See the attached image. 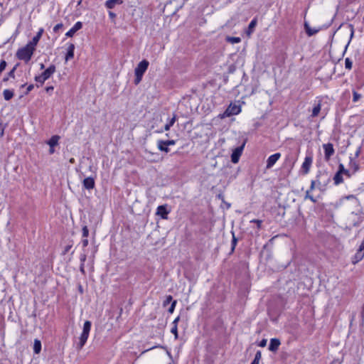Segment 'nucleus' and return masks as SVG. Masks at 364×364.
Wrapping results in <instances>:
<instances>
[{"instance_id": "obj_56", "label": "nucleus", "mask_w": 364, "mask_h": 364, "mask_svg": "<svg viewBox=\"0 0 364 364\" xmlns=\"http://www.w3.org/2000/svg\"><path fill=\"white\" fill-rule=\"evenodd\" d=\"M80 271L81 272V273L82 274H85V264H80Z\"/></svg>"}, {"instance_id": "obj_54", "label": "nucleus", "mask_w": 364, "mask_h": 364, "mask_svg": "<svg viewBox=\"0 0 364 364\" xmlns=\"http://www.w3.org/2000/svg\"><path fill=\"white\" fill-rule=\"evenodd\" d=\"M54 90L53 86H48L46 87V92L50 94Z\"/></svg>"}, {"instance_id": "obj_51", "label": "nucleus", "mask_w": 364, "mask_h": 364, "mask_svg": "<svg viewBox=\"0 0 364 364\" xmlns=\"http://www.w3.org/2000/svg\"><path fill=\"white\" fill-rule=\"evenodd\" d=\"M5 125L0 122V137H2L4 134Z\"/></svg>"}, {"instance_id": "obj_5", "label": "nucleus", "mask_w": 364, "mask_h": 364, "mask_svg": "<svg viewBox=\"0 0 364 364\" xmlns=\"http://www.w3.org/2000/svg\"><path fill=\"white\" fill-rule=\"evenodd\" d=\"M247 140V139H245L240 146H239L236 147L235 149H233L232 153L231 154V161L233 164H237L239 161L240 157L241 156V155L242 154V151L245 148Z\"/></svg>"}, {"instance_id": "obj_7", "label": "nucleus", "mask_w": 364, "mask_h": 364, "mask_svg": "<svg viewBox=\"0 0 364 364\" xmlns=\"http://www.w3.org/2000/svg\"><path fill=\"white\" fill-rule=\"evenodd\" d=\"M323 148L324 150V159L326 161H328L335 153L333 145L331 143L324 144H323Z\"/></svg>"}, {"instance_id": "obj_35", "label": "nucleus", "mask_w": 364, "mask_h": 364, "mask_svg": "<svg viewBox=\"0 0 364 364\" xmlns=\"http://www.w3.org/2000/svg\"><path fill=\"white\" fill-rule=\"evenodd\" d=\"M173 301V300L172 296L171 295H168V296H166V299L163 302V306H166L170 303H172Z\"/></svg>"}, {"instance_id": "obj_62", "label": "nucleus", "mask_w": 364, "mask_h": 364, "mask_svg": "<svg viewBox=\"0 0 364 364\" xmlns=\"http://www.w3.org/2000/svg\"><path fill=\"white\" fill-rule=\"evenodd\" d=\"M170 128H171V126H169V124H168V123H167V124H165L164 128V131H168V130H169V129H170Z\"/></svg>"}, {"instance_id": "obj_25", "label": "nucleus", "mask_w": 364, "mask_h": 364, "mask_svg": "<svg viewBox=\"0 0 364 364\" xmlns=\"http://www.w3.org/2000/svg\"><path fill=\"white\" fill-rule=\"evenodd\" d=\"M349 166L350 168L353 169V173H355L356 171H358L360 168L359 164L352 157H350Z\"/></svg>"}, {"instance_id": "obj_46", "label": "nucleus", "mask_w": 364, "mask_h": 364, "mask_svg": "<svg viewBox=\"0 0 364 364\" xmlns=\"http://www.w3.org/2000/svg\"><path fill=\"white\" fill-rule=\"evenodd\" d=\"M267 340L265 338L262 339L259 343H258V346L259 347L264 348L267 345Z\"/></svg>"}, {"instance_id": "obj_10", "label": "nucleus", "mask_w": 364, "mask_h": 364, "mask_svg": "<svg viewBox=\"0 0 364 364\" xmlns=\"http://www.w3.org/2000/svg\"><path fill=\"white\" fill-rule=\"evenodd\" d=\"M312 161L313 159L311 156H306L305 157L301 168L302 174L306 175L309 172Z\"/></svg>"}, {"instance_id": "obj_61", "label": "nucleus", "mask_w": 364, "mask_h": 364, "mask_svg": "<svg viewBox=\"0 0 364 364\" xmlns=\"http://www.w3.org/2000/svg\"><path fill=\"white\" fill-rule=\"evenodd\" d=\"M78 291L79 292L82 294L84 293V291H83V287L81 284H79L78 285Z\"/></svg>"}, {"instance_id": "obj_49", "label": "nucleus", "mask_w": 364, "mask_h": 364, "mask_svg": "<svg viewBox=\"0 0 364 364\" xmlns=\"http://www.w3.org/2000/svg\"><path fill=\"white\" fill-rule=\"evenodd\" d=\"M86 259H87V255L85 254H81L80 256V264H85V262L86 261Z\"/></svg>"}, {"instance_id": "obj_6", "label": "nucleus", "mask_w": 364, "mask_h": 364, "mask_svg": "<svg viewBox=\"0 0 364 364\" xmlns=\"http://www.w3.org/2000/svg\"><path fill=\"white\" fill-rule=\"evenodd\" d=\"M351 215L353 217L352 218L353 226L359 227L364 220V212L362 210L356 213L353 212Z\"/></svg>"}, {"instance_id": "obj_44", "label": "nucleus", "mask_w": 364, "mask_h": 364, "mask_svg": "<svg viewBox=\"0 0 364 364\" xmlns=\"http://www.w3.org/2000/svg\"><path fill=\"white\" fill-rule=\"evenodd\" d=\"M349 27L350 28V40L352 39V38L353 37V35H354V28H353V26L352 24H349ZM350 43V42L348 43V44L346 45V49L347 48L348 44Z\"/></svg>"}, {"instance_id": "obj_40", "label": "nucleus", "mask_w": 364, "mask_h": 364, "mask_svg": "<svg viewBox=\"0 0 364 364\" xmlns=\"http://www.w3.org/2000/svg\"><path fill=\"white\" fill-rule=\"evenodd\" d=\"M176 303H177L176 300H173L172 301L171 306L168 309V313H170V314L173 313Z\"/></svg>"}, {"instance_id": "obj_1", "label": "nucleus", "mask_w": 364, "mask_h": 364, "mask_svg": "<svg viewBox=\"0 0 364 364\" xmlns=\"http://www.w3.org/2000/svg\"><path fill=\"white\" fill-rule=\"evenodd\" d=\"M35 50L36 48L27 43L24 47L18 49L16 57L27 63L31 60Z\"/></svg>"}, {"instance_id": "obj_4", "label": "nucleus", "mask_w": 364, "mask_h": 364, "mask_svg": "<svg viewBox=\"0 0 364 364\" xmlns=\"http://www.w3.org/2000/svg\"><path fill=\"white\" fill-rule=\"evenodd\" d=\"M92 323L90 321H85L83 325L82 332L80 337V342L78 343V347L81 349L85 344L86 343L89 333L91 329Z\"/></svg>"}, {"instance_id": "obj_60", "label": "nucleus", "mask_w": 364, "mask_h": 364, "mask_svg": "<svg viewBox=\"0 0 364 364\" xmlns=\"http://www.w3.org/2000/svg\"><path fill=\"white\" fill-rule=\"evenodd\" d=\"M109 16L111 18H115L117 15L116 14H114V12L112 11H109Z\"/></svg>"}, {"instance_id": "obj_53", "label": "nucleus", "mask_w": 364, "mask_h": 364, "mask_svg": "<svg viewBox=\"0 0 364 364\" xmlns=\"http://www.w3.org/2000/svg\"><path fill=\"white\" fill-rule=\"evenodd\" d=\"M176 120V114L173 115V117L170 119L168 124H169V126L172 127L173 125V124L175 123Z\"/></svg>"}, {"instance_id": "obj_52", "label": "nucleus", "mask_w": 364, "mask_h": 364, "mask_svg": "<svg viewBox=\"0 0 364 364\" xmlns=\"http://www.w3.org/2000/svg\"><path fill=\"white\" fill-rule=\"evenodd\" d=\"M71 247H72V245H66V246L65 247V248H64L63 255L67 254V253L70 251V250L71 249Z\"/></svg>"}, {"instance_id": "obj_27", "label": "nucleus", "mask_w": 364, "mask_h": 364, "mask_svg": "<svg viewBox=\"0 0 364 364\" xmlns=\"http://www.w3.org/2000/svg\"><path fill=\"white\" fill-rule=\"evenodd\" d=\"M338 171L340 172L342 175H345L347 177L350 178L351 176V173H350V171L348 169L345 168L343 164H340L338 165Z\"/></svg>"}, {"instance_id": "obj_63", "label": "nucleus", "mask_w": 364, "mask_h": 364, "mask_svg": "<svg viewBox=\"0 0 364 364\" xmlns=\"http://www.w3.org/2000/svg\"><path fill=\"white\" fill-rule=\"evenodd\" d=\"M259 361L258 360H253L250 364H259Z\"/></svg>"}, {"instance_id": "obj_32", "label": "nucleus", "mask_w": 364, "mask_h": 364, "mask_svg": "<svg viewBox=\"0 0 364 364\" xmlns=\"http://www.w3.org/2000/svg\"><path fill=\"white\" fill-rule=\"evenodd\" d=\"M226 41L229 43H231L232 44L234 43H238L241 41V38L240 37H230L228 36L226 38Z\"/></svg>"}, {"instance_id": "obj_9", "label": "nucleus", "mask_w": 364, "mask_h": 364, "mask_svg": "<svg viewBox=\"0 0 364 364\" xmlns=\"http://www.w3.org/2000/svg\"><path fill=\"white\" fill-rule=\"evenodd\" d=\"M241 112V107L240 105H237L235 104H230L228 107L225 111L223 115H226L227 117H230L232 115L238 114Z\"/></svg>"}, {"instance_id": "obj_8", "label": "nucleus", "mask_w": 364, "mask_h": 364, "mask_svg": "<svg viewBox=\"0 0 364 364\" xmlns=\"http://www.w3.org/2000/svg\"><path fill=\"white\" fill-rule=\"evenodd\" d=\"M60 139V136L53 135L47 141L46 143L50 146L48 151L49 154H53L55 153V146L58 145Z\"/></svg>"}, {"instance_id": "obj_50", "label": "nucleus", "mask_w": 364, "mask_h": 364, "mask_svg": "<svg viewBox=\"0 0 364 364\" xmlns=\"http://www.w3.org/2000/svg\"><path fill=\"white\" fill-rule=\"evenodd\" d=\"M33 88H34V85L33 84L29 85L27 87L26 91L25 92L24 95H27Z\"/></svg>"}, {"instance_id": "obj_24", "label": "nucleus", "mask_w": 364, "mask_h": 364, "mask_svg": "<svg viewBox=\"0 0 364 364\" xmlns=\"http://www.w3.org/2000/svg\"><path fill=\"white\" fill-rule=\"evenodd\" d=\"M3 96L5 100L9 101L11 100L14 96V90H9L6 89L3 92Z\"/></svg>"}, {"instance_id": "obj_47", "label": "nucleus", "mask_w": 364, "mask_h": 364, "mask_svg": "<svg viewBox=\"0 0 364 364\" xmlns=\"http://www.w3.org/2000/svg\"><path fill=\"white\" fill-rule=\"evenodd\" d=\"M163 144L164 145H168V146L174 145L176 144V141L173 139L166 140V141H164V143H163Z\"/></svg>"}, {"instance_id": "obj_16", "label": "nucleus", "mask_w": 364, "mask_h": 364, "mask_svg": "<svg viewBox=\"0 0 364 364\" xmlns=\"http://www.w3.org/2000/svg\"><path fill=\"white\" fill-rule=\"evenodd\" d=\"M281 344L280 340L278 338H271L268 349L272 352H276Z\"/></svg>"}, {"instance_id": "obj_41", "label": "nucleus", "mask_w": 364, "mask_h": 364, "mask_svg": "<svg viewBox=\"0 0 364 364\" xmlns=\"http://www.w3.org/2000/svg\"><path fill=\"white\" fill-rule=\"evenodd\" d=\"M171 332L174 335L175 339H178V327L173 326L171 328Z\"/></svg>"}, {"instance_id": "obj_55", "label": "nucleus", "mask_w": 364, "mask_h": 364, "mask_svg": "<svg viewBox=\"0 0 364 364\" xmlns=\"http://www.w3.org/2000/svg\"><path fill=\"white\" fill-rule=\"evenodd\" d=\"M180 321V316H177L173 321L172 324L173 326H178V321Z\"/></svg>"}, {"instance_id": "obj_23", "label": "nucleus", "mask_w": 364, "mask_h": 364, "mask_svg": "<svg viewBox=\"0 0 364 364\" xmlns=\"http://www.w3.org/2000/svg\"><path fill=\"white\" fill-rule=\"evenodd\" d=\"M304 29L308 36H312L319 31V29L311 28L307 22L304 23Z\"/></svg>"}, {"instance_id": "obj_3", "label": "nucleus", "mask_w": 364, "mask_h": 364, "mask_svg": "<svg viewBox=\"0 0 364 364\" xmlns=\"http://www.w3.org/2000/svg\"><path fill=\"white\" fill-rule=\"evenodd\" d=\"M149 63L146 60H142L137 65L134 70V75H135V79H134V84L138 85L142 80V77L146 70L148 69Z\"/></svg>"}, {"instance_id": "obj_33", "label": "nucleus", "mask_w": 364, "mask_h": 364, "mask_svg": "<svg viewBox=\"0 0 364 364\" xmlns=\"http://www.w3.org/2000/svg\"><path fill=\"white\" fill-rule=\"evenodd\" d=\"M352 66H353L352 60L349 58H346L345 68L348 70H350L352 68Z\"/></svg>"}, {"instance_id": "obj_18", "label": "nucleus", "mask_w": 364, "mask_h": 364, "mask_svg": "<svg viewBox=\"0 0 364 364\" xmlns=\"http://www.w3.org/2000/svg\"><path fill=\"white\" fill-rule=\"evenodd\" d=\"M55 65L52 64L46 70H44L41 75L46 80H48L55 72Z\"/></svg>"}, {"instance_id": "obj_64", "label": "nucleus", "mask_w": 364, "mask_h": 364, "mask_svg": "<svg viewBox=\"0 0 364 364\" xmlns=\"http://www.w3.org/2000/svg\"><path fill=\"white\" fill-rule=\"evenodd\" d=\"M361 316L363 318H364V305L362 307Z\"/></svg>"}, {"instance_id": "obj_45", "label": "nucleus", "mask_w": 364, "mask_h": 364, "mask_svg": "<svg viewBox=\"0 0 364 364\" xmlns=\"http://www.w3.org/2000/svg\"><path fill=\"white\" fill-rule=\"evenodd\" d=\"M63 27V24L62 23L56 24L53 28V31L55 33L58 32L60 29H61Z\"/></svg>"}, {"instance_id": "obj_38", "label": "nucleus", "mask_w": 364, "mask_h": 364, "mask_svg": "<svg viewBox=\"0 0 364 364\" xmlns=\"http://www.w3.org/2000/svg\"><path fill=\"white\" fill-rule=\"evenodd\" d=\"M361 98V95L358 93L356 91H353V101L354 102H358Z\"/></svg>"}, {"instance_id": "obj_42", "label": "nucleus", "mask_w": 364, "mask_h": 364, "mask_svg": "<svg viewBox=\"0 0 364 364\" xmlns=\"http://www.w3.org/2000/svg\"><path fill=\"white\" fill-rule=\"evenodd\" d=\"M315 188H317V183H316V181L314 180H312L311 182L310 188L308 191H310V192H311V191H314Z\"/></svg>"}, {"instance_id": "obj_22", "label": "nucleus", "mask_w": 364, "mask_h": 364, "mask_svg": "<svg viewBox=\"0 0 364 364\" xmlns=\"http://www.w3.org/2000/svg\"><path fill=\"white\" fill-rule=\"evenodd\" d=\"M123 3L122 0H107L105 2V6L107 9H112L114 8L116 5H120Z\"/></svg>"}, {"instance_id": "obj_15", "label": "nucleus", "mask_w": 364, "mask_h": 364, "mask_svg": "<svg viewBox=\"0 0 364 364\" xmlns=\"http://www.w3.org/2000/svg\"><path fill=\"white\" fill-rule=\"evenodd\" d=\"M82 185L85 189H87V190L93 189L95 186V182L94 178H92V177L85 178L82 181Z\"/></svg>"}, {"instance_id": "obj_43", "label": "nucleus", "mask_w": 364, "mask_h": 364, "mask_svg": "<svg viewBox=\"0 0 364 364\" xmlns=\"http://www.w3.org/2000/svg\"><path fill=\"white\" fill-rule=\"evenodd\" d=\"M315 188H317V183H316V181L314 180H312L311 182L310 188L308 191H310V192H311V191H314Z\"/></svg>"}, {"instance_id": "obj_20", "label": "nucleus", "mask_w": 364, "mask_h": 364, "mask_svg": "<svg viewBox=\"0 0 364 364\" xmlns=\"http://www.w3.org/2000/svg\"><path fill=\"white\" fill-rule=\"evenodd\" d=\"M257 18H254L250 23L249 26H248V28L246 31V33L248 36H251L252 33L254 32L255 31V28L257 26Z\"/></svg>"}, {"instance_id": "obj_39", "label": "nucleus", "mask_w": 364, "mask_h": 364, "mask_svg": "<svg viewBox=\"0 0 364 364\" xmlns=\"http://www.w3.org/2000/svg\"><path fill=\"white\" fill-rule=\"evenodd\" d=\"M35 80L37 82L40 83L41 85H42L46 80L41 74L40 75H37L35 77Z\"/></svg>"}, {"instance_id": "obj_57", "label": "nucleus", "mask_w": 364, "mask_h": 364, "mask_svg": "<svg viewBox=\"0 0 364 364\" xmlns=\"http://www.w3.org/2000/svg\"><path fill=\"white\" fill-rule=\"evenodd\" d=\"M82 244L83 247H86L88 245V240L85 238L82 240Z\"/></svg>"}, {"instance_id": "obj_2", "label": "nucleus", "mask_w": 364, "mask_h": 364, "mask_svg": "<svg viewBox=\"0 0 364 364\" xmlns=\"http://www.w3.org/2000/svg\"><path fill=\"white\" fill-rule=\"evenodd\" d=\"M314 181L317 183V188L321 191H323L331 181V176L326 171H318Z\"/></svg>"}, {"instance_id": "obj_17", "label": "nucleus", "mask_w": 364, "mask_h": 364, "mask_svg": "<svg viewBox=\"0 0 364 364\" xmlns=\"http://www.w3.org/2000/svg\"><path fill=\"white\" fill-rule=\"evenodd\" d=\"M364 257V250L359 247L358 250L355 252V255L352 258V262L353 264H356L358 262L361 261Z\"/></svg>"}, {"instance_id": "obj_19", "label": "nucleus", "mask_w": 364, "mask_h": 364, "mask_svg": "<svg viewBox=\"0 0 364 364\" xmlns=\"http://www.w3.org/2000/svg\"><path fill=\"white\" fill-rule=\"evenodd\" d=\"M43 32V29L41 28L38 32L36 33V35L32 38L31 41H29L28 43L33 46L34 48H36V46H37L38 41H40L42 34Z\"/></svg>"}, {"instance_id": "obj_28", "label": "nucleus", "mask_w": 364, "mask_h": 364, "mask_svg": "<svg viewBox=\"0 0 364 364\" xmlns=\"http://www.w3.org/2000/svg\"><path fill=\"white\" fill-rule=\"evenodd\" d=\"M41 350V342L38 339H35L34 343H33V352L35 354H38V353H40Z\"/></svg>"}, {"instance_id": "obj_21", "label": "nucleus", "mask_w": 364, "mask_h": 364, "mask_svg": "<svg viewBox=\"0 0 364 364\" xmlns=\"http://www.w3.org/2000/svg\"><path fill=\"white\" fill-rule=\"evenodd\" d=\"M74 50H75V45L73 43H70L68 47L67 53L65 55V60L66 61H68L69 60L73 58Z\"/></svg>"}, {"instance_id": "obj_37", "label": "nucleus", "mask_w": 364, "mask_h": 364, "mask_svg": "<svg viewBox=\"0 0 364 364\" xmlns=\"http://www.w3.org/2000/svg\"><path fill=\"white\" fill-rule=\"evenodd\" d=\"M304 198L309 199L311 201H312L314 203H316V200L314 198L313 196H311L310 194V191H306Z\"/></svg>"}, {"instance_id": "obj_30", "label": "nucleus", "mask_w": 364, "mask_h": 364, "mask_svg": "<svg viewBox=\"0 0 364 364\" xmlns=\"http://www.w3.org/2000/svg\"><path fill=\"white\" fill-rule=\"evenodd\" d=\"M333 181L335 185H338L343 182V175L337 171L336 174L333 176Z\"/></svg>"}, {"instance_id": "obj_36", "label": "nucleus", "mask_w": 364, "mask_h": 364, "mask_svg": "<svg viewBox=\"0 0 364 364\" xmlns=\"http://www.w3.org/2000/svg\"><path fill=\"white\" fill-rule=\"evenodd\" d=\"M7 63L4 59H1L0 61V75L6 69Z\"/></svg>"}, {"instance_id": "obj_26", "label": "nucleus", "mask_w": 364, "mask_h": 364, "mask_svg": "<svg viewBox=\"0 0 364 364\" xmlns=\"http://www.w3.org/2000/svg\"><path fill=\"white\" fill-rule=\"evenodd\" d=\"M163 143H164V140H159L157 142L158 149L161 151H164L165 153H168L170 151V149L168 148V145H164Z\"/></svg>"}, {"instance_id": "obj_29", "label": "nucleus", "mask_w": 364, "mask_h": 364, "mask_svg": "<svg viewBox=\"0 0 364 364\" xmlns=\"http://www.w3.org/2000/svg\"><path fill=\"white\" fill-rule=\"evenodd\" d=\"M321 111V103L318 102V103L314 104V107L312 109V114L311 115V117H316L318 115Z\"/></svg>"}, {"instance_id": "obj_59", "label": "nucleus", "mask_w": 364, "mask_h": 364, "mask_svg": "<svg viewBox=\"0 0 364 364\" xmlns=\"http://www.w3.org/2000/svg\"><path fill=\"white\" fill-rule=\"evenodd\" d=\"M252 222L257 223V228H260V227H261V224H262V220H253Z\"/></svg>"}, {"instance_id": "obj_48", "label": "nucleus", "mask_w": 364, "mask_h": 364, "mask_svg": "<svg viewBox=\"0 0 364 364\" xmlns=\"http://www.w3.org/2000/svg\"><path fill=\"white\" fill-rule=\"evenodd\" d=\"M262 358V353L260 350H257L255 353V360H258L259 361H260Z\"/></svg>"}, {"instance_id": "obj_14", "label": "nucleus", "mask_w": 364, "mask_h": 364, "mask_svg": "<svg viewBox=\"0 0 364 364\" xmlns=\"http://www.w3.org/2000/svg\"><path fill=\"white\" fill-rule=\"evenodd\" d=\"M19 66V63H16L12 69L3 77L2 82L5 83L9 80L10 78L15 79V72L17 68Z\"/></svg>"}, {"instance_id": "obj_12", "label": "nucleus", "mask_w": 364, "mask_h": 364, "mask_svg": "<svg viewBox=\"0 0 364 364\" xmlns=\"http://www.w3.org/2000/svg\"><path fill=\"white\" fill-rule=\"evenodd\" d=\"M281 157L280 153H275L270 156L267 160V168H272L275 163L279 160V159Z\"/></svg>"}, {"instance_id": "obj_58", "label": "nucleus", "mask_w": 364, "mask_h": 364, "mask_svg": "<svg viewBox=\"0 0 364 364\" xmlns=\"http://www.w3.org/2000/svg\"><path fill=\"white\" fill-rule=\"evenodd\" d=\"M361 152V146H359L357 149V151L355 153V158H357L359 156Z\"/></svg>"}, {"instance_id": "obj_13", "label": "nucleus", "mask_w": 364, "mask_h": 364, "mask_svg": "<svg viewBox=\"0 0 364 364\" xmlns=\"http://www.w3.org/2000/svg\"><path fill=\"white\" fill-rule=\"evenodd\" d=\"M82 28V23L77 21L75 24L65 33L67 37L71 38L75 33Z\"/></svg>"}, {"instance_id": "obj_11", "label": "nucleus", "mask_w": 364, "mask_h": 364, "mask_svg": "<svg viewBox=\"0 0 364 364\" xmlns=\"http://www.w3.org/2000/svg\"><path fill=\"white\" fill-rule=\"evenodd\" d=\"M170 212L171 210L168 209V205H161L156 208V215L160 216L162 219H167Z\"/></svg>"}, {"instance_id": "obj_34", "label": "nucleus", "mask_w": 364, "mask_h": 364, "mask_svg": "<svg viewBox=\"0 0 364 364\" xmlns=\"http://www.w3.org/2000/svg\"><path fill=\"white\" fill-rule=\"evenodd\" d=\"M82 235L85 238H87L89 235V230L86 225H85L82 228Z\"/></svg>"}, {"instance_id": "obj_31", "label": "nucleus", "mask_w": 364, "mask_h": 364, "mask_svg": "<svg viewBox=\"0 0 364 364\" xmlns=\"http://www.w3.org/2000/svg\"><path fill=\"white\" fill-rule=\"evenodd\" d=\"M232 238L231 241V252H233L237 243V238L235 237L234 232H231Z\"/></svg>"}]
</instances>
